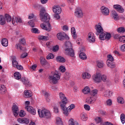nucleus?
I'll use <instances>...</instances> for the list:
<instances>
[{"mask_svg":"<svg viewBox=\"0 0 125 125\" xmlns=\"http://www.w3.org/2000/svg\"><path fill=\"white\" fill-rule=\"evenodd\" d=\"M54 17L57 20H58V19H60V16H59V14L55 13V14L54 15Z\"/></svg>","mask_w":125,"mask_h":125,"instance_id":"052dcab7","label":"nucleus"},{"mask_svg":"<svg viewBox=\"0 0 125 125\" xmlns=\"http://www.w3.org/2000/svg\"><path fill=\"white\" fill-rule=\"evenodd\" d=\"M14 77L16 80H20L21 79V74L18 72H16L14 74Z\"/></svg>","mask_w":125,"mask_h":125,"instance_id":"a878e982","label":"nucleus"},{"mask_svg":"<svg viewBox=\"0 0 125 125\" xmlns=\"http://www.w3.org/2000/svg\"><path fill=\"white\" fill-rule=\"evenodd\" d=\"M6 91V88L3 84L0 85V93H5Z\"/></svg>","mask_w":125,"mask_h":125,"instance_id":"bb28decb","label":"nucleus"},{"mask_svg":"<svg viewBox=\"0 0 125 125\" xmlns=\"http://www.w3.org/2000/svg\"><path fill=\"white\" fill-rule=\"evenodd\" d=\"M20 42L21 43V44L25 45L26 44V40H25V39L22 38L20 40Z\"/></svg>","mask_w":125,"mask_h":125,"instance_id":"bf43d9fd","label":"nucleus"},{"mask_svg":"<svg viewBox=\"0 0 125 125\" xmlns=\"http://www.w3.org/2000/svg\"><path fill=\"white\" fill-rule=\"evenodd\" d=\"M106 63L108 67H109V68H111V69H113L116 67V64L112 62H108Z\"/></svg>","mask_w":125,"mask_h":125,"instance_id":"72a5a7b5","label":"nucleus"},{"mask_svg":"<svg viewBox=\"0 0 125 125\" xmlns=\"http://www.w3.org/2000/svg\"><path fill=\"white\" fill-rule=\"evenodd\" d=\"M101 10L103 15H104L105 16H107V15L110 13L109 9L104 6H103L101 7Z\"/></svg>","mask_w":125,"mask_h":125,"instance_id":"dca6fc26","label":"nucleus"},{"mask_svg":"<svg viewBox=\"0 0 125 125\" xmlns=\"http://www.w3.org/2000/svg\"><path fill=\"white\" fill-rule=\"evenodd\" d=\"M12 66L14 67V68H16L18 70H20V71H22L24 68L23 66L18 63L17 62V60L16 59V57L13 56L12 57Z\"/></svg>","mask_w":125,"mask_h":125,"instance_id":"0eeeda50","label":"nucleus"},{"mask_svg":"<svg viewBox=\"0 0 125 125\" xmlns=\"http://www.w3.org/2000/svg\"><path fill=\"white\" fill-rule=\"evenodd\" d=\"M52 105L54 113H55L56 114H57V113H59V109L58 108V107H57V105H56V104H53Z\"/></svg>","mask_w":125,"mask_h":125,"instance_id":"2f4dec72","label":"nucleus"},{"mask_svg":"<svg viewBox=\"0 0 125 125\" xmlns=\"http://www.w3.org/2000/svg\"><path fill=\"white\" fill-rule=\"evenodd\" d=\"M82 92L83 93H84V94H88V93H90V89L89 88V87H85L82 90Z\"/></svg>","mask_w":125,"mask_h":125,"instance_id":"393cba45","label":"nucleus"},{"mask_svg":"<svg viewBox=\"0 0 125 125\" xmlns=\"http://www.w3.org/2000/svg\"><path fill=\"white\" fill-rule=\"evenodd\" d=\"M79 57L80 58H81V59H82L83 60H85V59L87 58L86 57V55H85V53L83 52H82L80 54Z\"/></svg>","mask_w":125,"mask_h":125,"instance_id":"7c9ffc66","label":"nucleus"},{"mask_svg":"<svg viewBox=\"0 0 125 125\" xmlns=\"http://www.w3.org/2000/svg\"><path fill=\"white\" fill-rule=\"evenodd\" d=\"M88 37L89 42H95V37L92 32H89L88 34Z\"/></svg>","mask_w":125,"mask_h":125,"instance_id":"6ab92c4d","label":"nucleus"},{"mask_svg":"<svg viewBox=\"0 0 125 125\" xmlns=\"http://www.w3.org/2000/svg\"><path fill=\"white\" fill-rule=\"evenodd\" d=\"M113 7L114 8H115V9H116V10L120 13H123L125 12V9H124V8L122 7V6L120 5H114L113 6Z\"/></svg>","mask_w":125,"mask_h":125,"instance_id":"4be33fe9","label":"nucleus"},{"mask_svg":"<svg viewBox=\"0 0 125 125\" xmlns=\"http://www.w3.org/2000/svg\"><path fill=\"white\" fill-rule=\"evenodd\" d=\"M45 13V14H44ZM40 17L41 21L44 22V23H42L41 27L43 30H45L50 32L51 31V25L49 23V20H50V17L47 13H45V10L42 9L40 11Z\"/></svg>","mask_w":125,"mask_h":125,"instance_id":"f257e3e1","label":"nucleus"},{"mask_svg":"<svg viewBox=\"0 0 125 125\" xmlns=\"http://www.w3.org/2000/svg\"><path fill=\"white\" fill-rule=\"evenodd\" d=\"M44 97H45L47 102H49V101H50V99L49 98V94H44Z\"/></svg>","mask_w":125,"mask_h":125,"instance_id":"3c124183","label":"nucleus"},{"mask_svg":"<svg viewBox=\"0 0 125 125\" xmlns=\"http://www.w3.org/2000/svg\"><path fill=\"white\" fill-rule=\"evenodd\" d=\"M28 56V54L27 53H24L21 55V58H26Z\"/></svg>","mask_w":125,"mask_h":125,"instance_id":"0e129e2a","label":"nucleus"},{"mask_svg":"<svg viewBox=\"0 0 125 125\" xmlns=\"http://www.w3.org/2000/svg\"><path fill=\"white\" fill-rule=\"evenodd\" d=\"M1 44L3 46H7L8 45V41L7 39L4 38L2 40Z\"/></svg>","mask_w":125,"mask_h":125,"instance_id":"cd10ccee","label":"nucleus"},{"mask_svg":"<svg viewBox=\"0 0 125 125\" xmlns=\"http://www.w3.org/2000/svg\"><path fill=\"white\" fill-rule=\"evenodd\" d=\"M101 78L103 82H106V80L107 79V76L106 75H102Z\"/></svg>","mask_w":125,"mask_h":125,"instance_id":"680f3d73","label":"nucleus"},{"mask_svg":"<svg viewBox=\"0 0 125 125\" xmlns=\"http://www.w3.org/2000/svg\"><path fill=\"white\" fill-rule=\"evenodd\" d=\"M108 60H107L106 63L108 62H113L114 61V58L111 55H108L107 56Z\"/></svg>","mask_w":125,"mask_h":125,"instance_id":"c9c22d12","label":"nucleus"},{"mask_svg":"<svg viewBox=\"0 0 125 125\" xmlns=\"http://www.w3.org/2000/svg\"><path fill=\"white\" fill-rule=\"evenodd\" d=\"M52 10L54 13H57V14H60L62 12V10L61 9V7L58 5H55L52 7Z\"/></svg>","mask_w":125,"mask_h":125,"instance_id":"4468645a","label":"nucleus"},{"mask_svg":"<svg viewBox=\"0 0 125 125\" xmlns=\"http://www.w3.org/2000/svg\"><path fill=\"white\" fill-rule=\"evenodd\" d=\"M62 29L63 31H68V30H69L67 25H64L63 26Z\"/></svg>","mask_w":125,"mask_h":125,"instance_id":"774afa93","label":"nucleus"},{"mask_svg":"<svg viewBox=\"0 0 125 125\" xmlns=\"http://www.w3.org/2000/svg\"><path fill=\"white\" fill-rule=\"evenodd\" d=\"M5 21H7V22H11L12 20V23L13 25H16L17 23H22V20L21 18L14 16L12 19L11 16L8 14L5 15Z\"/></svg>","mask_w":125,"mask_h":125,"instance_id":"20e7f679","label":"nucleus"},{"mask_svg":"<svg viewBox=\"0 0 125 125\" xmlns=\"http://www.w3.org/2000/svg\"><path fill=\"white\" fill-rule=\"evenodd\" d=\"M119 42H124V43H125V36H120L119 38Z\"/></svg>","mask_w":125,"mask_h":125,"instance_id":"8fccbe9b","label":"nucleus"},{"mask_svg":"<svg viewBox=\"0 0 125 125\" xmlns=\"http://www.w3.org/2000/svg\"><path fill=\"white\" fill-rule=\"evenodd\" d=\"M81 119L82 121H83L84 122H86V121H87V117H86L84 114H82L81 115Z\"/></svg>","mask_w":125,"mask_h":125,"instance_id":"37998d69","label":"nucleus"},{"mask_svg":"<svg viewBox=\"0 0 125 125\" xmlns=\"http://www.w3.org/2000/svg\"><path fill=\"white\" fill-rule=\"evenodd\" d=\"M110 16L113 18V19H114V20L115 21L119 20V19H120V18L119 17V15H118V13L115 10L111 12Z\"/></svg>","mask_w":125,"mask_h":125,"instance_id":"f3484780","label":"nucleus"},{"mask_svg":"<svg viewBox=\"0 0 125 125\" xmlns=\"http://www.w3.org/2000/svg\"><path fill=\"white\" fill-rule=\"evenodd\" d=\"M97 65L98 68H102L104 66V63H103V62L98 61L97 62Z\"/></svg>","mask_w":125,"mask_h":125,"instance_id":"a19ab883","label":"nucleus"},{"mask_svg":"<svg viewBox=\"0 0 125 125\" xmlns=\"http://www.w3.org/2000/svg\"><path fill=\"white\" fill-rule=\"evenodd\" d=\"M33 96V95H30V94H24L23 97L24 98H30V97H32Z\"/></svg>","mask_w":125,"mask_h":125,"instance_id":"e2e57ef3","label":"nucleus"},{"mask_svg":"<svg viewBox=\"0 0 125 125\" xmlns=\"http://www.w3.org/2000/svg\"><path fill=\"white\" fill-rule=\"evenodd\" d=\"M16 46H17V48H19L20 49V50H22V51H25V48L21 46V44H16Z\"/></svg>","mask_w":125,"mask_h":125,"instance_id":"de8ad7c7","label":"nucleus"},{"mask_svg":"<svg viewBox=\"0 0 125 125\" xmlns=\"http://www.w3.org/2000/svg\"><path fill=\"white\" fill-rule=\"evenodd\" d=\"M56 124L57 125H63V122L60 117H57Z\"/></svg>","mask_w":125,"mask_h":125,"instance_id":"473e14b6","label":"nucleus"},{"mask_svg":"<svg viewBox=\"0 0 125 125\" xmlns=\"http://www.w3.org/2000/svg\"><path fill=\"white\" fill-rule=\"evenodd\" d=\"M38 112L40 118H44V119L51 118V113L48 109L45 108H44L42 110H41V109H38Z\"/></svg>","mask_w":125,"mask_h":125,"instance_id":"39448f33","label":"nucleus"},{"mask_svg":"<svg viewBox=\"0 0 125 125\" xmlns=\"http://www.w3.org/2000/svg\"><path fill=\"white\" fill-rule=\"evenodd\" d=\"M65 48L64 49V53L66 55H68L70 57L75 56V51L73 49V46L71 42L68 41L65 43Z\"/></svg>","mask_w":125,"mask_h":125,"instance_id":"7ed1b4c3","label":"nucleus"},{"mask_svg":"<svg viewBox=\"0 0 125 125\" xmlns=\"http://www.w3.org/2000/svg\"><path fill=\"white\" fill-rule=\"evenodd\" d=\"M84 108L87 111H89V110H90V106L89 105H87V104H84Z\"/></svg>","mask_w":125,"mask_h":125,"instance_id":"4d7b16f0","label":"nucleus"},{"mask_svg":"<svg viewBox=\"0 0 125 125\" xmlns=\"http://www.w3.org/2000/svg\"><path fill=\"white\" fill-rule=\"evenodd\" d=\"M117 31L118 33H125V29L124 27H121L118 28Z\"/></svg>","mask_w":125,"mask_h":125,"instance_id":"49530a36","label":"nucleus"},{"mask_svg":"<svg viewBox=\"0 0 125 125\" xmlns=\"http://www.w3.org/2000/svg\"><path fill=\"white\" fill-rule=\"evenodd\" d=\"M48 80L51 83L56 84L58 83V81L60 80V75L57 73H54L49 76Z\"/></svg>","mask_w":125,"mask_h":125,"instance_id":"423d86ee","label":"nucleus"},{"mask_svg":"<svg viewBox=\"0 0 125 125\" xmlns=\"http://www.w3.org/2000/svg\"><path fill=\"white\" fill-rule=\"evenodd\" d=\"M93 79L95 83H100L101 82V73L97 72L96 75L93 76Z\"/></svg>","mask_w":125,"mask_h":125,"instance_id":"f8f14e48","label":"nucleus"},{"mask_svg":"<svg viewBox=\"0 0 125 125\" xmlns=\"http://www.w3.org/2000/svg\"><path fill=\"white\" fill-rule=\"evenodd\" d=\"M0 25L5 24V18L2 15H0Z\"/></svg>","mask_w":125,"mask_h":125,"instance_id":"c85d7f7f","label":"nucleus"},{"mask_svg":"<svg viewBox=\"0 0 125 125\" xmlns=\"http://www.w3.org/2000/svg\"><path fill=\"white\" fill-rule=\"evenodd\" d=\"M25 108L27 111H28L29 113H31L32 115L36 114V109H35L33 107L31 106H25Z\"/></svg>","mask_w":125,"mask_h":125,"instance_id":"a211bd4d","label":"nucleus"},{"mask_svg":"<svg viewBox=\"0 0 125 125\" xmlns=\"http://www.w3.org/2000/svg\"><path fill=\"white\" fill-rule=\"evenodd\" d=\"M95 29L96 31V35L97 36H99L100 34L101 33H103L104 31L103 28H102V26H101V25L99 24H96L95 25Z\"/></svg>","mask_w":125,"mask_h":125,"instance_id":"2eb2a0df","label":"nucleus"},{"mask_svg":"<svg viewBox=\"0 0 125 125\" xmlns=\"http://www.w3.org/2000/svg\"><path fill=\"white\" fill-rule=\"evenodd\" d=\"M25 115H26V113L25 112V111H24L23 110H21L20 111V113H19L20 117L23 118V117H24L25 116Z\"/></svg>","mask_w":125,"mask_h":125,"instance_id":"a18cd8bd","label":"nucleus"},{"mask_svg":"<svg viewBox=\"0 0 125 125\" xmlns=\"http://www.w3.org/2000/svg\"><path fill=\"white\" fill-rule=\"evenodd\" d=\"M95 121L97 122V124H100L102 122V120L101 119V118L100 117H97L95 119Z\"/></svg>","mask_w":125,"mask_h":125,"instance_id":"603ef678","label":"nucleus"},{"mask_svg":"<svg viewBox=\"0 0 125 125\" xmlns=\"http://www.w3.org/2000/svg\"><path fill=\"white\" fill-rule=\"evenodd\" d=\"M29 19H37V17L33 14H31L29 15L28 17Z\"/></svg>","mask_w":125,"mask_h":125,"instance_id":"864d4df0","label":"nucleus"},{"mask_svg":"<svg viewBox=\"0 0 125 125\" xmlns=\"http://www.w3.org/2000/svg\"><path fill=\"white\" fill-rule=\"evenodd\" d=\"M56 60L57 62H60V63H65V62H66L65 58L60 56L57 57Z\"/></svg>","mask_w":125,"mask_h":125,"instance_id":"b1692460","label":"nucleus"},{"mask_svg":"<svg viewBox=\"0 0 125 125\" xmlns=\"http://www.w3.org/2000/svg\"><path fill=\"white\" fill-rule=\"evenodd\" d=\"M90 74H88L87 72L83 73L82 74V78L85 80V79H90Z\"/></svg>","mask_w":125,"mask_h":125,"instance_id":"c756f323","label":"nucleus"},{"mask_svg":"<svg viewBox=\"0 0 125 125\" xmlns=\"http://www.w3.org/2000/svg\"><path fill=\"white\" fill-rule=\"evenodd\" d=\"M120 49L121 51H125V44L121 46Z\"/></svg>","mask_w":125,"mask_h":125,"instance_id":"69168bd1","label":"nucleus"},{"mask_svg":"<svg viewBox=\"0 0 125 125\" xmlns=\"http://www.w3.org/2000/svg\"><path fill=\"white\" fill-rule=\"evenodd\" d=\"M40 62L41 64L42 65V66H43V67H45L46 65L49 66V63L43 57H41L40 58Z\"/></svg>","mask_w":125,"mask_h":125,"instance_id":"412c9836","label":"nucleus"},{"mask_svg":"<svg viewBox=\"0 0 125 125\" xmlns=\"http://www.w3.org/2000/svg\"><path fill=\"white\" fill-rule=\"evenodd\" d=\"M57 37L59 41H63L65 39V33L60 32L57 34Z\"/></svg>","mask_w":125,"mask_h":125,"instance_id":"5701e85b","label":"nucleus"},{"mask_svg":"<svg viewBox=\"0 0 125 125\" xmlns=\"http://www.w3.org/2000/svg\"><path fill=\"white\" fill-rule=\"evenodd\" d=\"M53 58H54V55L51 53L49 54L46 57V59L48 60H49L50 59H53Z\"/></svg>","mask_w":125,"mask_h":125,"instance_id":"c03bdc74","label":"nucleus"},{"mask_svg":"<svg viewBox=\"0 0 125 125\" xmlns=\"http://www.w3.org/2000/svg\"><path fill=\"white\" fill-rule=\"evenodd\" d=\"M31 33H33V34H40V31H39L38 28H32L31 29Z\"/></svg>","mask_w":125,"mask_h":125,"instance_id":"ea45409f","label":"nucleus"},{"mask_svg":"<svg viewBox=\"0 0 125 125\" xmlns=\"http://www.w3.org/2000/svg\"><path fill=\"white\" fill-rule=\"evenodd\" d=\"M59 71L62 73H65L66 72V68L63 65H61L59 67Z\"/></svg>","mask_w":125,"mask_h":125,"instance_id":"58836bf2","label":"nucleus"},{"mask_svg":"<svg viewBox=\"0 0 125 125\" xmlns=\"http://www.w3.org/2000/svg\"><path fill=\"white\" fill-rule=\"evenodd\" d=\"M106 103L108 106H111V105H112V100L108 99L106 101Z\"/></svg>","mask_w":125,"mask_h":125,"instance_id":"5fc2aeb1","label":"nucleus"},{"mask_svg":"<svg viewBox=\"0 0 125 125\" xmlns=\"http://www.w3.org/2000/svg\"><path fill=\"white\" fill-rule=\"evenodd\" d=\"M92 93L93 94H97V92H98V90L97 89H94L91 91Z\"/></svg>","mask_w":125,"mask_h":125,"instance_id":"338daca9","label":"nucleus"},{"mask_svg":"<svg viewBox=\"0 0 125 125\" xmlns=\"http://www.w3.org/2000/svg\"><path fill=\"white\" fill-rule=\"evenodd\" d=\"M121 121L122 124H125V114L124 113L121 114L120 116Z\"/></svg>","mask_w":125,"mask_h":125,"instance_id":"4c0bfd02","label":"nucleus"},{"mask_svg":"<svg viewBox=\"0 0 125 125\" xmlns=\"http://www.w3.org/2000/svg\"><path fill=\"white\" fill-rule=\"evenodd\" d=\"M69 125H79L78 122H74V119H71L69 121Z\"/></svg>","mask_w":125,"mask_h":125,"instance_id":"79ce46f5","label":"nucleus"},{"mask_svg":"<svg viewBox=\"0 0 125 125\" xmlns=\"http://www.w3.org/2000/svg\"><path fill=\"white\" fill-rule=\"evenodd\" d=\"M13 113L14 114V116L15 117H17L18 114H19V108H18V106L14 103L12 107Z\"/></svg>","mask_w":125,"mask_h":125,"instance_id":"ddd939ff","label":"nucleus"},{"mask_svg":"<svg viewBox=\"0 0 125 125\" xmlns=\"http://www.w3.org/2000/svg\"><path fill=\"white\" fill-rule=\"evenodd\" d=\"M58 50H59V46L58 45H57L53 47L52 51H53V52H56V51H58Z\"/></svg>","mask_w":125,"mask_h":125,"instance_id":"09e8293b","label":"nucleus"},{"mask_svg":"<svg viewBox=\"0 0 125 125\" xmlns=\"http://www.w3.org/2000/svg\"><path fill=\"white\" fill-rule=\"evenodd\" d=\"M117 102L120 103V104H124L125 103V101H124V99L121 97H118L117 98Z\"/></svg>","mask_w":125,"mask_h":125,"instance_id":"e433bc0d","label":"nucleus"},{"mask_svg":"<svg viewBox=\"0 0 125 125\" xmlns=\"http://www.w3.org/2000/svg\"><path fill=\"white\" fill-rule=\"evenodd\" d=\"M24 94H32V91L30 90H25L24 91Z\"/></svg>","mask_w":125,"mask_h":125,"instance_id":"13d9d810","label":"nucleus"},{"mask_svg":"<svg viewBox=\"0 0 125 125\" xmlns=\"http://www.w3.org/2000/svg\"><path fill=\"white\" fill-rule=\"evenodd\" d=\"M21 81L22 82V83H23V84L26 86V87H28V86L31 87V86H32V84L31 83H30L29 79L26 78L25 77H22L21 79Z\"/></svg>","mask_w":125,"mask_h":125,"instance_id":"9b49d317","label":"nucleus"},{"mask_svg":"<svg viewBox=\"0 0 125 125\" xmlns=\"http://www.w3.org/2000/svg\"><path fill=\"white\" fill-rule=\"evenodd\" d=\"M74 14L78 18H82V17H83V13L82 9L80 8H77L76 9Z\"/></svg>","mask_w":125,"mask_h":125,"instance_id":"9d476101","label":"nucleus"},{"mask_svg":"<svg viewBox=\"0 0 125 125\" xmlns=\"http://www.w3.org/2000/svg\"><path fill=\"white\" fill-rule=\"evenodd\" d=\"M28 24L30 25V27H35V22L33 21H28Z\"/></svg>","mask_w":125,"mask_h":125,"instance_id":"6e6d98bb","label":"nucleus"},{"mask_svg":"<svg viewBox=\"0 0 125 125\" xmlns=\"http://www.w3.org/2000/svg\"><path fill=\"white\" fill-rule=\"evenodd\" d=\"M60 98L62 101V102L60 103V107L62 110V113L65 116H68L69 112H71L75 108V104H71L69 106L67 107H66V104L68 103L67 98L65 97L64 94H61L60 95Z\"/></svg>","mask_w":125,"mask_h":125,"instance_id":"f03ea898","label":"nucleus"},{"mask_svg":"<svg viewBox=\"0 0 125 125\" xmlns=\"http://www.w3.org/2000/svg\"><path fill=\"white\" fill-rule=\"evenodd\" d=\"M18 122L20 123V124H25V125H28L30 123V121L28 118H19L18 119Z\"/></svg>","mask_w":125,"mask_h":125,"instance_id":"aec40b11","label":"nucleus"},{"mask_svg":"<svg viewBox=\"0 0 125 125\" xmlns=\"http://www.w3.org/2000/svg\"><path fill=\"white\" fill-rule=\"evenodd\" d=\"M100 39L102 41H105L107 40L109 41L111 39V34L108 33L102 32L100 35Z\"/></svg>","mask_w":125,"mask_h":125,"instance_id":"1a4fd4ad","label":"nucleus"},{"mask_svg":"<svg viewBox=\"0 0 125 125\" xmlns=\"http://www.w3.org/2000/svg\"><path fill=\"white\" fill-rule=\"evenodd\" d=\"M97 99V95L96 94H92L90 97H88L86 99V102L88 104H93L94 103V102Z\"/></svg>","mask_w":125,"mask_h":125,"instance_id":"6e6552de","label":"nucleus"},{"mask_svg":"<svg viewBox=\"0 0 125 125\" xmlns=\"http://www.w3.org/2000/svg\"><path fill=\"white\" fill-rule=\"evenodd\" d=\"M48 37L46 36H42L39 37V39L40 40V41H48Z\"/></svg>","mask_w":125,"mask_h":125,"instance_id":"f704fd0d","label":"nucleus"}]
</instances>
